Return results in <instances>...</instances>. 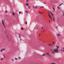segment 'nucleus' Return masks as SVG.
I'll use <instances>...</instances> for the list:
<instances>
[{
	"mask_svg": "<svg viewBox=\"0 0 64 64\" xmlns=\"http://www.w3.org/2000/svg\"><path fill=\"white\" fill-rule=\"evenodd\" d=\"M58 51H59V50L56 49V48L54 50V52L55 53H56V52H58Z\"/></svg>",
	"mask_w": 64,
	"mask_h": 64,
	"instance_id": "f257e3e1",
	"label": "nucleus"
},
{
	"mask_svg": "<svg viewBox=\"0 0 64 64\" xmlns=\"http://www.w3.org/2000/svg\"><path fill=\"white\" fill-rule=\"evenodd\" d=\"M4 50H5V48H4L3 49H2L1 50H0L1 52H2V51H4Z\"/></svg>",
	"mask_w": 64,
	"mask_h": 64,
	"instance_id": "f03ea898",
	"label": "nucleus"
},
{
	"mask_svg": "<svg viewBox=\"0 0 64 64\" xmlns=\"http://www.w3.org/2000/svg\"><path fill=\"white\" fill-rule=\"evenodd\" d=\"M46 54L48 56H50V55L49 54V53L48 52H47L46 53Z\"/></svg>",
	"mask_w": 64,
	"mask_h": 64,
	"instance_id": "7ed1b4c3",
	"label": "nucleus"
},
{
	"mask_svg": "<svg viewBox=\"0 0 64 64\" xmlns=\"http://www.w3.org/2000/svg\"><path fill=\"white\" fill-rule=\"evenodd\" d=\"M48 16L49 17H50V18H51V19H52V18H51V16H50V14H48Z\"/></svg>",
	"mask_w": 64,
	"mask_h": 64,
	"instance_id": "20e7f679",
	"label": "nucleus"
},
{
	"mask_svg": "<svg viewBox=\"0 0 64 64\" xmlns=\"http://www.w3.org/2000/svg\"><path fill=\"white\" fill-rule=\"evenodd\" d=\"M50 14H51L52 16H53V13H52V12H50Z\"/></svg>",
	"mask_w": 64,
	"mask_h": 64,
	"instance_id": "39448f33",
	"label": "nucleus"
},
{
	"mask_svg": "<svg viewBox=\"0 0 64 64\" xmlns=\"http://www.w3.org/2000/svg\"><path fill=\"white\" fill-rule=\"evenodd\" d=\"M57 35L58 36H60V35L59 34H57Z\"/></svg>",
	"mask_w": 64,
	"mask_h": 64,
	"instance_id": "423d86ee",
	"label": "nucleus"
},
{
	"mask_svg": "<svg viewBox=\"0 0 64 64\" xmlns=\"http://www.w3.org/2000/svg\"><path fill=\"white\" fill-rule=\"evenodd\" d=\"M52 54H54L55 52H53V51H52Z\"/></svg>",
	"mask_w": 64,
	"mask_h": 64,
	"instance_id": "0eeeda50",
	"label": "nucleus"
},
{
	"mask_svg": "<svg viewBox=\"0 0 64 64\" xmlns=\"http://www.w3.org/2000/svg\"><path fill=\"white\" fill-rule=\"evenodd\" d=\"M54 18H55L54 17L53 18V20L54 21H55V20L54 19Z\"/></svg>",
	"mask_w": 64,
	"mask_h": 64,
	"instance_id": "6e6552de",
	"label": "nucleus"
},
{
	"mask_svg": "<svg viewBox=\"0 0 64 64\" xmlns=\"http://www.w3.org/2000/svg\"><path fill=\"white\" fill-rule=\"evenodd\" d=\"M57 8H58V10H59V9H60V8H59V7L58 6L57 7Z\"/></svg>",
	"mask_w": 64,
	"mask_h": 64,
	"instance_id": "1a4fd4ad",
	"label": "nucleus"
},
{
	"mask_svg": "<svg viewBox=\"0 0 64 64\" xmlns=\"http://www.w3.org/2000/svg\"><path fill=\"white\" fill-rule=\"evenodd\" d=\"M26 5H27V6H28L29 5V4H26Z\"/></svg>",
	"mask_w": 64,
	"mask_h": 64,
	"instance_id": "9d476101",
	"label": "nucleus"
},
{
	"mask_svg": "<svg viewBox=\"0 0 64 64\" xmlns=\"http://www.w3.org/2000/svg\"><path fill=\"white\" fill-rule=\"evenodd\" d=\"M28 8H29L30 9V6H28Z\"/></svg>",
	"mask_w": 64,
	"mask_h": 64,
	"instance_id": "9b49d317",
	"label": "nucleus"
},
{
	"mask_svg": "<svg viewBox=\"0 0 64 64\" xmlns=\"http://www.w3.org/2000/svg\"><path fill=\"white\" fill-rule=\"evenodd\" d=\"M52 8H53V10H54V11H55V8H54V7H52Z\"/></svg>",
	"mask_w": 64,
	"mask_h": 64,
	"instance_id": "f8f14e48",
	"label": "nucleus"
},
{
	"mask_svg": "<svg viewBox=\"0 0 64 64\" xmlns=\"http://www.w3.org/2000/svg\"><path fill=\"white\" fill-rule=\"evenodd\" d=\"M19 35L20 38V39H21V38H20V34H19Z\"/></svg>",
	"mask_w": 64,
	"mask_h": 64,
	"instance_id": "ddd939ff",
	"label": "nucleus"
},
{
	"mask_svg": "<svg viewBox=\"0 0 64 64\" xmlns=\"http://www.w3.org/2000/svg\"><path fill=\"white\" fill-rule=\"evenodd\" d=\"M58 48H59V46H57V48L56 49H58Z\"/></svg>",
	"mask_w": 64,
	"mask_h": 64,
	"instance_id": "4468645a",
	"label": "nucleus"
},
{
	"mask_svg": "<svg viewBox=\"0 0 64 64\" xmlns=\"http://www.w3.org/2000/svg\"><path fill=\"white\" fill-rule=\"evenodd\" d=\"M24 29L23 28H22L21 30H23Z\"/></svg>",
	"mask_w": 64,
	"mask_h": 64,
	"instance_id": "2eb2a0df",
	"label": "nucleus"
},
{
	"mask_svg": "<svg viewBox=\"0 0 64 64\" xmlns=\"http://www.w3.org/2000/svg\"><path fill=\"white\" fill-rule=\"evenodd\" d=\"M3 58H0V60H3Z\"/></svg>",
	"mask_w": 64,
	"mask_h": 64,
	"instance_id": "dca6fc26",
	"label": "nucleus"
},
{
	"mask_svg": "<svg viewBox=\"0 0 64 64\" xmlns=\"http://www.w3.org/2000/svg\"><path fill=\"white\" fill-rule=\"evenodd\" d=\"M12 15H13V16H14V15H15V14H14V13H12Z\"/></svg>",
	"mask_w": 64,
	"mask_h": 64,
	"instance_id": "f3484780",
	"label": "nucleus"
},
{
	"mask_svg": "<svg viewBox=\"0 0 64 64\" xmlns=\"http://www.w3.org/2000/svg\"><path fill=\"white\" fill-rule=\"evenodd\" d=\"M25 23H26V24H27V22H26H26H25Z\"/></svg>",
	"mask_w": 64,
	"mask_h": 64,
	"instance_id": "a211bd4d",
	"label": "nucleus"
},
{
	"mask_svg": "<svg viewBox=\"0 0 64 64\" xmlns=\"http://www.w3.org/2000/svg\"><path fill=\"white\" fill-rule=\"evenodd\" d=\"M52 44H54V42H52Z\"/></svg>",
	"mask_w": 64,
	"mask_h": 64,
	"instance_id": "6ab92c4d",
	"label": "nucleus"
},
{
	"mask_svg": "<svg viewBox=\"0 0 64 64\" xmlns=\"http://www.w3.org/2000/svg\"><path fill=\"white\" fill-rule=\"evenodd\" d=\"M51 64H55V63H52Z\"/></svg>",
	"mask_w": 64,
	"mask_h": 64,
	"instance_id": "aec40b11",
	"label": "nucleus"
},
{
	"mask_svg": "<svg viewBox=\"0 0 64 64\" xmlns=\"http://www.w3.org/2000/svg\"><path fill=\"white\" fill-rule=\"evenodd\" d=\"M3 24V26H4V27H5V25H4V24Z\"/></svg>",
	"mask_w": 64,
	"mask_h": 64,
	"instance_id": "412c9836",
	"label": "nucleus"
},
{
	"mask_svg": "<svg viewBox=\"0 0 64 64\" xmlns=\"http://www.w3.org/2000/svg\"><path fill=\"white\" fill-rule=\"evenodd\" d=\"M61 51H63V52H64V50H61Z\"/></svg>",
	"mask_w": 64,
	"mask_h": 64,
	"instance_id": "4be33fe9",
	"label": "nucleus"
},
{
	"mask_svg": "<svg viewBox=\"0 0 64 64\" xmlns=\"http://www.w3.org/2000/svg\"><path fill=\"white\" fill-rule=\"evenodd\" d=\"M26 13H27V14H28V11H26Z\"/></svg>",
	"mask_w": 64,
	"mask_h": 64,
	"instance_id": "5701e85b",
	"label": "nucleus"
},
{
	"mask_svg": "<svg viewBox=\"0 0 64 64\" xmlns=\"http://www.w3.org/2000/svg\"><path fill=\"white\" fill-rule=\"evenodd\" d=\"M63 4V3H62L61 4H60L59 5V6H61V4Z\"/></svg>",
	"mask_w": 64,
	"mask_h": 64,
	"instance_id": "b1692460",
	"label": "nucleus"
},
{
	"mask_svg": "<svg viewBox=\"0 0 64 64\" xmlns=\"http://www.w3.org/2000/svg\"><path fill=\"white\" fill-rule=\"evenodd\" d=\"M42 56H45V54H44L42 55Z\"/></svg>",
	"mask_w": 64,
	"mask_h": 64,
	"instance_id": "393cba45",
	"label": "nucleus"
},
{
	"mask_svg": "<svg viewBox=\"0 0 64 64\" xmlns=\"http://www.w3.org/2000/svg\"><path fill=\"white\" fill-rule=\"evenodd\" d=\"M44 6H42L40 7V8H44Z\"/></svg>",
	"mask_w": 64,
	"mask_h": 64,
	"instance_id": "a878e982",
	"label": "nucleus"
},
{
	"mask_svg": "<svg viewBox=\"0 0 64 64\" xmlns=\"http://www.w3.org/2000/svg\"><path fill=\"white\" fill-rule=\"evenodd\" d=\"M2 24H4V22H3V21H2Z\"/></svg>",
	"mask_w": 64,
	"mask_h": 64,
	"instance_id": "bb28decb",
	"label": "nucleus"
},
{
	"mask_svg": "<svg viewBox=\"0 0 64 64\" xmlns=\"http://www.w3.org/2000/svg\"><path fill=\"white\" fill-rule=\"evenodd\" d=\"M33 8H35V6H33Z\"/></svg>",
	"mask_w": 64,
	"mask_h": 64,
	"instance_id": "cd10ccee",
	"label": "nucleus"
},
{
	"mask_svg": "<svg viewBox=\"0 0 64 64\" xmlns=\"http://www.w3.org/2000/svg\"><path fill=\"white\" fill-rule=\"evenodd\" d=\"M15 59L16 60H17V58H15Z\"/></svg>",
	"mask_w": 64,
	"mask_h": 64,
	"instance_id": "c85d7f7f",
	"label": "nucleus"
},
{
	"mask_svg": "<svg viewBox=\"0 0 64 64\" xmlns=\"http://www.w3.org/2000/svg\"><path fill=\"white\" fill-rule=\"evenodd\" d=\"M37 7L36 6V8L37 9Z\"/></svg>",
	"mask_w": 64,
	"mask_h": 64,
	"instance_id": "c756f323",
	"label": "nucleus"
},
{
	"mask_svg": "<svg viewBox=\"0 0 64 64\" xmlns=\"http://www.w3.org/2000/svg\"><path fill=\"white\" fill-rule=\"evenodd\" d=\"M9 52H7V54H9Z\"/></svg>",
	"mask_w": 64,
	"mask_h": 64,
	"instance_id": "7c9ffc66",
	"label": "nucleus"
},
{
	"mask_svg": "<svg viewBox=\"0 0 64 64\" xmlns=\"http://www.w3.org/2000/svg\"><path fill=\"white\" fill-rule=\"evenodd\" d=\"M44 4H46V3L45 2H44Z\"/></svg>",
	"mask_w": 64,
	"mask_h": 64,
	"instance_id": "2f4dec72",
	"label": "nucleus"
},
{
	"mask_svg": "<svg viewBox=\"0 0 64 64\" xmlns=\"http://www.w3.org/2000/svg\"><path fill=\"white\" fill-rule=\"evenodd\" d=\"M48 45H49V46H50V45H51V44H48Z\"/></svg>",
	"mask_w": 64,
	"mask_h": 64,
	"instance_id": "473e14b6",
	"label": "nucleus"
},
{
	"mask_svg": "<svg viewBox=\"0 0 64 64\" xmlns=\"http://www.w3.org/2000/svg\"><path fill=\"white\" fill-rule=\"evenodd\" d=\"M19 13H21V12H19Z\"/></svg>",
	"mask_w": 64,
	"mask_h": 64,
	"instance_id": "72a5a7b5",
	"label": "nucleus"
},
{
	"mask_svg": "<svg viewBox=\"0 0 64 64\" xmlns=\"http://www.w3.org/2000/svg\"><path fill=\"white\" fill-rule=\"evenodd\" d=\"M18 58H19L20 59H21V58H20L19 57H18Z\"/></svg>",
	"mask_w": 64,
	"mask_h": 64,
	"instance_id": "f704fd0d",
	"label": "nucleus"
},
{
	"mask_svg": "<svg viewBox=\"0 0 64 64\" xmlns=\"http://www.w3.org/2000/svg\"><path fill=\"white\" fill-rule=\"evenodd\" d=\"M62 48L63 49V50H64V48Z\"/></svg>",
	"mask_w": 64,
	"mask_h": 64,
	"instance_id": "c9c22d12",
	"label": "nucleus"
},
{
	"mask_svg": "<svg viewBox=\"0 0 64 64\" xmlns=\"http://www.w3.org/2000/svg\"><path fill=\"white\" fill-rule=\"evenodd\" d=\"M26 1H27V2H28V0H26Z\"/></svg>",
	"mask_w": 64,
	"mask_h": 64,
	"instance_id": "e433bc0d",
	"label": "nucleus"
},
{
	"mask_svg": "<svg viewBox=\"0 0 64 64\" xmlns=\"http://www.w3.org/2000/svg\"><path fill=\"white\" fill-rule=\"evenodd\" d=\"M39 13H40V12H39Z\"/></svg>",
	"mask_w": 64,
	"mask_h": 64,
	"instance_id": "4c0bfd02",
	"label": "nucleus"
},
{
	"mask_svg": "<svg viewBox=\"0 0 64 64\" xmlns=\"http://www.w3.org/2000/svg\"><path fill=\"white\" fill-rule=\"evenodd\" d=\"M52 20V19H51Z\"/></svg>",
	"mask_w": 64,
	"mask_h": 64,
	"instance_id": "58836bf2",
	"label": "nucleus"
},
{
	"mask_svg": "<svg viewBox=\"0 0 64 64\" xmlns=\"http://www.w3.org/2000/svg\"><path fill=\"white\" fill-rule=\"evenodd\" d=\"M43 28H42V29H43Z\"/></svg>",
	"mask_w": 64,
	"mask_h": 64,
	"instance_id": "ea45409f",
	"label": "nucleus"
},
{
	"mask_svg": "<svg viewBox=\"0 0 64 64\" xmlns=\"http://www.w3.org/2000/svg\"><path fill=\"white\" fill-rule=\"evenodd\" d=\"M40 34H39V36H40Z\"/></svg>",
	"mask_w": 64,
	"mask_h": 64,
	"instance_id": "a19ab883",
	"label": "nucleus"
},
{
	"mask_svg": "<svg viewBox=\"0 0 64 64\" xmlns=\"http://www.w3.org/2000/svg\"><path fill=\"white\" fill-rule=\"evenodd\" d=\"M20 40H21V38H20Z\"/></svg>",
	"mask_w": 64,
	"mask_h": 64,
	"instance_id": "79ce46f5",
	"label": "nucleus"
},
{
	"mask_svg": "<svg viewBox=\"0 0 64 64\" xmlns=\"http://www.w3.org/2000/svg\"><path fill=\"white\" fill-rule=\"evenodd\" d=\"M3 56H4H4H5L4 55H3Z\"/></svg>",
	"mask_w": 64,
	"mask_h": 64,
	"instance_id": "37998d69",
	"label": "nucleus"
},
{
	"mask_svg": "<svg viewBox=\"0 0 64 64\" xmlns=\"http://www.w3.org/2000/svg\"><path fill=\"white\" fill-rule=\"evenodd\" d=\"M6 13H7V11H6Z\"/></svg>",
	"mask_w": 64,
	"mask_h": 64,
	"instance_id": "c03bdc74",
	"label": "nucleus"
},
{
	"mask_svg": "<svg viewBox=\"0 0 64 64\" xmlns=\"http://www.w3.org/2000/svg\"><path fill=\"white\" fill-rule=\"evenodd\" d=\"M4 58H5V56H4Z\"/></svg>",
	"mask_w": 64,
	"mask_h": 64,
	"instance_id": "a18cd8bd",
	"label": "nucleus"
},
{
	"mask_svg": "<svg viewBox=\"0 0 64 64\" xmlns=\"http://www.w3.org/2000/svg\"><path fill=\"white\" fill-rule=\"evenodd\" d=\"M44 31H43V32H44Z\"/></svg>",
	"mask_w": 64,
	"mask_h": 64,
	"instance_id": "49530a36",
	"label": "nucleus"
},
{
	"mask_svg": "<svg viewBox=\"0 0 64 64\" xmlns=\"http://www.w3.org/2000/svg\"><path fill=\"white\" fill-rule=\"evenodd\" d=\"M63 15H64V14H63Z\"/></svg>",
	"mask_w": 64,
	"mask_h": 64,
	"instance_id": "de8ad7c7",
	"label": "nucleus"
},
{
	"mask_svg": "<svg viewBox=\"0 0 64 64\" xmlns=\"http://www.w3.org/2000/svg\"><path fill=\"white\" fill-rule=\"evenodd\" d=\"M56 28H57V27H56Z\"/></svg>",
	"mask_w": 64,
	"mask_h": 64,
	"instance_id": "09e8293b",
	"label": "nucleus"
}]
</instances>
